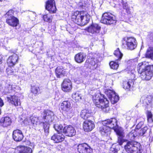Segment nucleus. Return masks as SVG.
Returning <instances> with one entry per match:
<instances>
[{
  "label": "nucleus",
  "instance_id": "obj_33",
  "mask_svg": "<svg viewBox=\"0 0 153 153\" xmlns=\"http://www.w3.org/2000/svg\"><path fill=\"white\" fill-rule=\"evenodd\" d=\"M114 55L116 57L117 59H116V61H120L123 56V54L121 53L119 48L114 51Z\"/></svg>",
  "mask_w": 153,
  "mask_h": 153
},
{
  "label": "nucleus",
  "instance_id": "obj_58",
  "mask_svg": "<svg viewBox=\"0 0 153 153\" xmlns=\"http://www.w3.org/2000/svg\"><path fill=\"white\" fill-rule=\"evenodd\" d=\"M1 108H0V114H1Z\"/></svg>",
  "mask_w": 153,
  "mask_h": 153
},
{
  "label": "nucleus",
  "instance_id": "obj_43",
  "mask_svg": "<svg viewBox=\"0 0 153 153\" xmlns=\"http://www.w3.org/2000/svg\"><path fill=\"white\" fill-rule=\"evenodd\" d=\"M109 65L111 68L115 70L117 69L119 66L117 62L111 61L110 62Z\"/></svg>",
  "mask_w": 153,
  "mask_h": 153
},
{
  "label": "nucleus",
  "instance_id": "obj_16",
  "mask_svg": "<svg viewBox=\"0 0 153 153\" xmlns=\"http://www.w3.org/2000/svg\"><path fill=\"white\" fill-rule=\"evenodd\" d=\"M95 127L94 122L89 120L85 121L83 123V128L85 131H91Z\"/></svg>",
  "mask_w": 153,
  "mask_h": 153
},
{
  "label": "nucleus",
  "instance_id": "obj_4",
  "mask_svg": "<svg viewBox=\"0 0 153 153\" xmlns=\"http://www.w3.org/2000/svg\"><path fill=\"white\" fill-rule=\"evenodd\" d=\"M101 22L107 25L114 24L116 23L115 16L109 12H106L102 15Z\"/></svg>",
  "mask_w": 153,
  "mask_h": 153
},
{
  "label": "nucleus",
  "instance_id": "obj_24",
  "mask_svg": "<svg viewBox=\"0 0 153 153\" xmlns=\"http://www.w3.org/2000/svg\"><path fill=\"white\" fill-rule=\"evenodd\" d=\"M90 19V15L86 11H83L81 26H84L89 22Z\"/></svg>",
  "mask_w": 153,
  "mask_h": 153
},
{
  "label": "nucleus",
  "instance_id": "obj_6",
  "mask_svg": "<svg viewBox=\"0 0 153 153\" xmlns=\"http://www.w3.org/2000/svg\"><path fill=\"white\" fill-rule=\"evenodd\" d=\"M7 101L15 106H18L21 105L19 97L17 94L9 95L7 97Z\"/></svg>",
  "mask_w": 153,
  "mask_h": 153
},
{
  "label": "nucleus",
  "instance_id": "obj_42",
  "mask_svg": "<svg viewBox=\"0 0 153 153\" xmlns=\"http://www.w3.org/2000/svg\"><path fill=\"white\" fill-rule=\"evenodd\" d=\"M72 97L75 100H79L81 99V94L79 92H76L73 94Z\"/></svg>",
  "mask_w": 153,
  "mask_h": 153
},
{
  "label": "nucleus",
  "instance_id": "obj_45",
  "mask_svg": "<svg viewBox=\"0 0 153 153\" xmlns=\"http://www.w3.org/2000/svg\"><path fill=\"white\" fill-rule=\"evenodd\" d=\"M50 123L43 122L44 125V129L45 132L48 133L49 132V128Z\"/></svg>",
  "mask_w": 153,
  "mask_h": 153
},
{
  "label": "nucleus",
  "instance_id": "obj_10",
  "mask_svg": "<svg viewBox=\"0 0 153 153\" xmlns=\"http://www.w3.org/2000/svg\"><path fill=\"white\" fill-rule=\"evenodd\" d=\"M46 9L50 13H54L56 11V8L54 0H48L46 3Z\"/></svg>",
  "mask_w": 153,
  "mask_h": 153
},
{
  "label": "nucleus",
  "instance_id": "obj_36",
  "mask_svg": "<svg viewBox=\"0 0 153 153\" xmlns=\"http://www.w3.org/2000/svg\"><path fill=\"white\" fill-rule=\"evenodd\" d=\"M146 57L148 58H153V48L149 47L147 50L146 54Z\"/></svg>",
  "mask_w": 153,
  "mask_h": 153
},
{
  "label": "nucleus",
  "instance_id": "obj_22",
  "mask_svg": "<svg viewBox=\"0 0 153 153\" xmlns=\"http://www.w3.org/2000/svg\"><path fill=\"white\" fill-rule=\"evenodd\" d=\"M55 73L56 76L59 78L65 76L66 72L62 67H58L56 69Z\"/></svg>",
  "mask_w": 153,
  "mask_h": 153
},
{
  "label": "nucleus",
  "instance_id": "obj_20",
  "mask_svg": "<svg viewBox=\"0 0 153 153\" xmlns=\"http://www.w3.org/2000/svg\"><path fill=\"white\" fill-rule=\"evenodd\" d=\"M64 138L65 136L61 133L54 134L51 137V139L56 143L62 141L64 140Z\"/></svg>",
  "mask_w": 153,
  "mask_h": 153
},
{
  "label": "nucleus",
  "instance_id": "obj_11",
  "mask_svg": "<svg viewBox=\"0 0 153 153\" xmlns=\"http://www.w3.org/2000/svg\"><path fill=\"white\" fill-rule=\"evenodd\" d=\"M101 29V27L98 24L93 23L86 28L87 31L92 34L99 33Z\"/></svg>",
  "mask_w": 153,
  "mask_h": 153
},
{
  "label": "nucleus",
  "instance_id": "obj_56",
  "mask_svg": "<svg viewBox=\"0 0 153 153\" xmlns=\"http://www.w3.org/2000/svg\"><path fill=\"white\" fill-rule=\"evenodd\" d=\"M2 56L1 55H0V64H1L2 63Z\"/></svg>",
  "mask_w": 153,
  "mask_h": 153
},
{
  "label": "nucleus",
  "instance_id": "obj_12",
  "mask_svg": "<svg viewBox=\"0 0 153 153\" xmlns=\"http://www.w3.org/2000/svg\"><path fill=\"white\" fill-rule=\"evenodd\" d=\"M76 132L74 128L71 126H65L63 129V133L65 135L69 137H72L75 135Z\"/></svg>",
  "mask_w": 153,
  "mask_h": 153
},
{
  "label": "nucleus",
  "instance_id": "obj_7",
  "mask_svg": "<svg viewBox=\"0 0 153 153\" xmlns=\"http://www.w3.org/2000/svg\"><path fill=\"white\" fill-rule=\"evenodd\" d=\"M83 11H76L74 12L71 17L72 21L77 25H80L82 20Z\"/></svg>",
  "mask_w": 153,
  "mask_h": 153
},
{
  "label": "nucleus",
  "instance_id": "obj_55",
  "mask_svg": "<svg viewBox=\"0 0 153 153\" xmlns=\"http://www.w3.org/2000/svg\"><path fill=\"white\" fill-rule=\"evenodd\" d=\"M78 5L80 7H82L84 6V4L82 3V2H80L78 3Z\"/></svg>",
  "mask_w": 153,
  "mask_h": 153
},
{
  "label": "nucleus",
  "instance_id": "obj_1",
  "mask_svg": "<svg viewBox=\"0 0 153 153\" xmlns=\"http://www.w3.org/2000/svg\"><path fill=\"white\" fill-rule=\"evenodd\" d=\"M145 62L138 64L137 66V70L141 75V78L146 80H149L152 76L153 65H147L144 64Z\"/></svg>",
  "mask_w": 153,
  "mask_h": 153
},
{
  "label": "nucleus",
  "instance_id": "obj_48",
  "mask_svg": "<svg viewBox=\"0 0 153 153\" xmlns=\"http://www.w3.org/2000/svg\"><path fill=\"white\" fill-rule=\"evenodd\" d=\"M14 13V11L13 10H9L6 13L5 15L7 18H8L10 17H14L13 16V14Z\"/></svg>",
  "mask_w": 153,
  "mask_h": 153
},
{
  "label": "nucleus",
  "instance_id": "obj_5",
  "mask_svg": "<svg viewBox=\"0 0 153 153\" xmlns=\"http://www.w3.org/2000/svg\"><path fill=\"white\" fill-rule=\"evenodd\" d=\"M60 107L62 110L69 117L71 118L73 116L74 112L70 101L68 100L63 101L61 103Z\"/></svg>",
  "mask_w": 153,
  "mask_h": 153
},
{
  "label": "nucleus",
  "instance_id": "obj_27",
  "mask_svg": "<svg viewBox=\"0 0 153 153\" xmlns=\"http://www.w3.org/2000/svg\"><path fill=\"white\" fill-rule=\"evenodd\" d=\"M134 84V81L133 79H129L128 82H125L123 83V88L127 90L130 91L131 87H133Z\"/></svg>",
  "mask_w": 153,
  "mask_h": 153
},
{
  "label": "nucleus",
  "instance_id": "obj_13",
  "mask_svg": "<svg viewBox=\"0 0 153 153\" xmlns=\"http://www.w3.org/2000/svg\"><path fill=\"white\" fill-rule=\"evenodd\" d=\"M72 85L71 82L69 79H65L62 84V90L64 91H69L72 89Z\"/></svg>",
  "mask_w": 153,
  "mask_h": 153
},
{
  "label": "nucleus",
  "instance_id": "obj_28",
  "mask_svg": "<svg viewBox=\"0 0 153 153\" xmlns=\"http://www.w3.org/2000/svg\"><path fill=\"white\" fill-rule=\"evenodd\" d=\"M91 111L86 109L82 110L80 113L81 117L84 120L87 119L91 117Z\"/></svg>",
  "mask_w": 153,
  "mask_h": 153
},
{
  "label": "nucleus",
  "instance_id": "obj_23",
  "mask_svg": "<svg viewBox=\"0 0 153 153\" xmlns=\"http://www.w3.org/2000/svg\"><path fill=\"white\" fill-rule=\"evenodd\" d=\"M152 98V96L144 95L141 97V101L145 105H148L151 104Z\"/></svg>",
  "mask_w": 153,
  "mask_h": 153
},
{
  "label": "nucleus",
  "instance_id": "obj_52",
  "mask_svg": "<svg viewBox=\"0 0 153 153\" xmlns=\"http://www.w3.org/2000/svg\"><path fill=\"white\" fill-rule=\"evenodd\" d=\"M147 118L152 117V115L150 111H148L147 113Z\"/></svg>",
  "mask_w": 153,
  "mask_h": 153
},
{
  "label": "nucleus",
  "instance_id": "obj_18",
  "mask_svg": "<svg viewBox=\"0 0 153 153\" xmlns=\"http://www.w3.org/2000/svg\"><path fill=\"white\" fill-rule=\"evenodd\" d=\"M118 137L117 142L119 144L121 145L125 141L123 137H124L123 130L121 128L117 129L115 130Z\"/></svg>",
  "mask_w": 153,
  "mask_h": 153
},
{
  "label": "nucleus",
  "instance_id": "obj_38",
  "mask_svg": "<svg viewBox=\"0 0 153 153\" xmlns=\"http://www.w3.org/2000/svg\"><path fill=\"white\" fill-rule=\"evenodd\" d=\"M30 120L31 123L34 126L39 123V117H37L31 116L30 117Z\"/></svg>",
  "mask_w": 153,
  "mask_h": 153
},
{
  "label": "nucleus",
  "instance_id": "obj_19",
  "mask_svg": "<svg viewBox=\"0 0 153 153\" xmlns=\"http://www.w3.org/2000/svg\"><path fill=\"white\" fill-rule=\"evenodd\" d=\"M6 23L10 26L15 27L19 24V20L15 17L7 18L6 19Z\"/></svg>",
  "mask_w": 153,
  "mask_h": 153
},
{
  "label": "nucleus",
  "instance_id": "obj_31",
  "mask_svg": "<svg viewBox=\"0 0 153 153\" xmlns=\"http://www.w3.org/2000/svg\"><path fill=\"white\" fill-rule=\"evenodd\" d=\"M32 150L29 147L21 146L19 148L18 153H31Z\"/></svg>",
  "mask_w": 153,
  "mask_h": 153
},
{
  "label": "nucleus",
  "instance_id": "obj_30",
  "mask_svg": "<svg viewBox=\"0 0 153 153\" xmlns=\"http://www.w3.org/2000/svg\"><path fill=\"white\" fill-rule=\"evenodd\" d=\"M99 61L96 58H91V59L90 64L91 66V67L93 70L96 69L99 65Z\"/></svg>",
  "mask_w": 153,
  "mask_h": 153
},
{
  "label": "nucleus",
  "instance_id": "obj_51",
  "mask_svg": "<svg viewBox=\"0 0 153 153\" xmlns=\"http://www.w3.org/2000/svg\"><path fill=\"white\" fill-rule=\"evenodd\" d=\"M76 69L77 70L80 71V73L82 74V67H77L76 68Z\"/></svg>",
  "mask_w": 153,
  "mask_h": 153
},
{
  "label": "nucleus",
  "instance_id": "obj_59",
  "mask_svg": "<svg viewBox=\"0 0 153 153\" xmlns=\"http://www.w3.org/2000/svg\"><path fill=\"white\" fill-rule=\"evenodd\" d=\"M4 0H0V1H2Z\"/></svg>",
  "mask_w": 153,
  "mask_h": 153
},
{
  "label": "nucleus",
  "instance_id": "obj_2",
  "mask_svg": "<svg viewBox=\"0 0 153 153\" xmlns=\"http://www.w3.org/2000/svg\"><path fill=\"white\" fill-rule=\"evenodd\" d=\"M103 126L100 128L99 131L103 136H107L111 132V128H113L117 126V122L115 118L107 119L102 122Z\"/></svg>",
  "mask_w": 153,
  "mask_h": 153
},
{
  "label": "nucleus",
  "instance_id": "obj_57",
  "mask_svg": "<svg viewBox=\"0 0 153 153\" xmlns=\"http://www.w3.org/2000/svg\"><path fill=\"white\" fill-rule=\"evenodd\" d=\"M136 41V40L135 39H134V46H135V43H136L135 42Z\"/></svg>",
  "mask_w": 153,
  "mask_h": 153
},
{
  "label": "nucleus",
  "instance_id": "obj_25",
  "mask_svg": "<svg viewBox=\"0 0 153 153\" xmlns=\"http://www.w3.org/2000/svg\"><path fill=\"white\" fill-rule=\"evenodd\" d=\"M86 58V55L83 53H79L76 54L75 56L76 61L78 63L83 62Z\"/></svg>",
  "mask_w": 153,
  "mask_h": 153
},
{
  "label": "nucleus",
  "instance_id": "obj_15",
  "mask_svg": "<svg viewBox=\"0 0 153 153\" xmlns=\"http://www.w3.org/2000/svg\"><path fill=\"white\" fill-rule=\"evenodd\" d=\"M19 57L16 53H13L10 56L7 60V62L9 66H13L17 63Z\"/></svg>",
  "mask_w": 153,
  "mask_h": 153
},
{
  "label": "nucleus",
  "instance_id": "obj_26",
  "mask_svg": "<svg viewBox=\"0 0 153 153\" xmlns=\"http://www.w3.org/2000/svg\"><path fill=\"white\" fill-rule=\"evenodd\" d=\"M127 153H134V143L133 142H129L125 146Z\"/></svg>",
  "mask_w": 153,
  "mask_h": 153
},
{
  "label": "nucleus",
  "instance_id": "obj_50",
  "mask_svg": "<svg viewBox=\"0 0 153 153\" xmlns=\"http://www.w3.org/2000/svg\"><path fill=\"white\" fill-rule=\"evenodd\" d=\"M111 151H112L113 153H117L118 152V149H117L112 147L111 148Z\"/></svg>",
  "mask_w": 153,
  "mask_h": 153
},
{
  "label": "nucleus",
  "instance_id": "obj_53",
  "mask_svg": "<svg viewBox=\"0 0 153 153\" xmlns=\"http://www.w3.org/2000/svg\"><path fill=\"white\" fill-rule=\"evenodd\" d=\"M4 105V103L3 100L1 98H0V106L2 107Z\"/></svg>",
  "mask_w": 153,
  "mask_h": 153
},
{
  "label": "nucleus",
  "instance_id": "obj_3",
  "mask_svg": "<svg viewBox=\"0 0 153 153\" xmlns=\"http://www.w3.org/2000/svg\"><path fill=\"white\" fill-rule=\"evenodd\" d=\"M93 100L97 107L106 112V108L109 106V102L104 97V95L99 93H96L93 96Z\"/></svg>",
  "mask_w": 153,
  "mask_h": 153
},
{
  "label": "nucleus",
  "instance_id": "obj_8",
  "mask_svg": "<svg viewBox=\"0 0 153 153\" xmlns=\"http://www.w3.org/2000/svg\"><path fill=\"white\" fill-rule=\"evenodd\" d=\"M77 150L79 153H90L92 151L91 147L85 143L79 144L77 146Z\"/></svg>",
  "mask_w": 153,
  "mask_h": 153
},
{
  "label": "nucleus",
  "instance_id": "obj_54",
  "mask_svg": "<svg viewBox=\"0 0 153 153\" xmlns=\"http://www.w3.org/2000/svg\"><path fill=\"white\" fill-rule=\"evenodd\" d=\"M147 120L148 122L149 123H152L153 122V120L152 119V117L150 118H147Z\"/></svg>",
  "mask_w": 153,
  "mask_h": 153
},
{
  "label": "nucleus",
  "instance_id": "obj_47",
  "mask_svg": "<svg viewBox=\"0 0 153 153\" xmlns=\"http://www.w3.org/2000/svg\"><path fill=\"white\" fill-rule=\"evenodd\" d=\"M143 124V121L140 122L136 126L135 129H134V132H137L138 130L140 129Z\"/></svg>",
  "mask_w": 153,
  "mask_h": 153
},
{
  "label": "nucleus",
  "instance_id": "obj_17",
  "mask_svg": "<svg viewBox=\"0 0 153 153\" xmlns=\"http://www.w3.org/2000/svg\"><path fill=\"white\" fill-rule=\"evenodd\" d=\"M23 135L22 131L19 130H14L13 133V138L16 141H20L23 138Z\"/></svg>",
  "mask_w": 153,
  "mask_h": 153
},
{
  "label": "nucleus",
  "instance_id": "obj_41",
  "mask_svg": "<svg viewBox=\"0 0 153 153\" xmlns=\"http://www.w3.org/2000/svg\"><path fill=\"white\" fill-rule=\"evenodd\" d=\"M148 129L147 127H144L143 128L139 131H137V133H136L135 134L136 136L139 135L140 136H143L146 132Z\"/></svg>",
  "mask_w": 153,
  "mask_h": 153
},
{
  "label": "nucleus",
  "instance_id": "obj_35",
  "mask_svg": "<svg viewBox=\"0 0 153 153\" xmlns=\"http://www.w3.org/2000/svg\"><path fill=\"white\" fill-rule=\"evenodd\" d=\"M134 62V59H130L128 61L127 63L128 66L127 69L129 71H130L131 73L133 74L134 72L132 70L134 69V67L133 66V62Z\"/></svg>",
  "mask_w": 153,
  "mask_h": 153
},
{
  "label": "nucleus",
  "instance_id": "obj_34",
  "mask_svg": "<svg viewBox=\"0 0 153 153\" xmlns=\"http://www.w3.org/2000/svg\"><path fill=\"white\" fill-rule=\"evenodd\" d=\"M51 13H49L43 16V19L44 21L49 23L52 21L53 17Z\"/></svg>",
  "mask_w": 153,
  "mask_h": 153
},
{
  "label": "nucleus",
  "instance_id": "obj_29",
  "mask_svg": "<svg viewBox=\"0 0 153 153\" xmlns=\"http://www.w3.org/2000/svg\"><path fill=\"white\" fill-rule=\"evenodd\" d=\"M15 86L11 85L10 83H7L5 85L4 93L7 94L12 92L15 89Z\"/></svg>",
  "mask_w": 153,
  "mask_h": 153
},
{
  "label": "nucleus",
  "instance_id": "obj_44",
  "mask_svg": "<svg viewBox=\"0 0 153 153\" xmlns=\"http://www.w3.org/2000/svg\"><path fill=\"white\" fill-rule=\"evenodd\" d=\"M40 91L39 87L37 86H34L32 87L31 91L32 93L34 94H37Z\"/></svg>",
  "mask_w": 153,
  "mask_h": 153
},
{
  "label": "nucleus",
  "instance_id": "obj_32",
  "mask_svg": "<svg viewBox=\"0 0 153 153\" xmlns=\"http://www.w3.org/2000/svg\"><path fill=\"white\" fill-rule=\"evenodd\" d=\"M142 151V146L140 144L134 141V153H141Z\"/></svg>",
  "mask_w": 153,
  "mask_h": 153
},
{
  "label": "nucleus",
  "instance_id": "obj_39",
  "mask_svg": "<svg viewBox=\"0 0 153 153\" xmlns=\"http://www.w3.org/2000/svg\"><path fill=\"white\" fill-rule=\"evenodd\" d=\"M53 128L55 129L59 133L63 132V129L62 125L61 124H55L53 126Z\"/></svg>",
  "mask_w": 153,
  "mask_h": 153
},
{
  "label": "nucleus",
  "instance_id": "obj_40",
  "mask_svg": "<svg viewBox=\"0 0 153 153\" xmlns=\"http://www.w3.org/2000/svg\"><path fill=\"white\" fill-rule=\"evenodd\" d=\"M105 93L108 97V98H111L112 96H114L116 93L114 91L110 89H107L105 90Z\"/></svg>",
  "mask_w": 153,
  "mask_h": 153
},
{
  "label": "nucleus",
  "instance_id": "obj_49",
  "mask_svg": "<svg viewBox=\"0 0 153 153\" xmlns=\"http://www.w3.org/2000/svg\"><path fill=\"white\" fill-rule=\"evenodd\" d=\"M128 136L130 139L133 140L134 139V131H132L129 133Z\"/></svg>",
  "mask_w": 153,
  "mask_h": 153
},
{
  "label": "nucleus",
  "instance_id": "obj_37",
  "mask_svg": "<svg viewBox=\"0 0 153 153\" xmlns=\"http://www.w3.org/2000/svg\"><path fill=\"white\" fill-rule=\"evenodd\" d=\"M110 100L111 103L114 104L117 103L119 100V96L115 93L114 96H112L111 98H109Z\"/></svg>",
  "mask_w": 153,
  "mask_h": 153
},
{
  "label": "nucleus",
  "instance_id": "obj_9",
  "mask_svg": "<svg viewBox=\"0 0 153 153\" xmlns=\"http://www.w3.org/2000/svg\"><path fill=\"white\" fill-rule=\"evenodd\" d=\"M43 116L45 122L51 123L52 122L54 118L53 112L51 111L47 110H45Z\"/></svg>",
  "mask_w": 153,
  "mask_h": 153
},
{
  "label": "nucleus",
  "instance_id": "obj_14",
  "mask_svg": "<svg viewBox=\"0 0 153 153\" xmlns=\"http://www.w3.org/2000/svg\"><path fill=\"white\" fill-rule=\"evenodd\" d=\"M134 39L132 37H128L124 38L123 44L127 46L128 49L132 50L134 49Z\"/></svg>",
  "mask_w": 153,
  "mask_h": 153
},
{
  "label": "nucleus",
  "instance_id": "obj_21",
  "mask_svg": "<svg viewBox=\"0 0 153 153\" xmlns=\"http://www.w3.org/2000/svg\"><path fill=\"white\" fill-rule=\"evenodd\" d=\"M11 122V119L8 117H2L0 120L1 125L4 127H7L10 125Z\"/></svg>",
  "mask_w": 153,
  "mask_h": 153
},
{
  "label": "nucleus",
  "instance_id": "obj_46",
  "mask_svg": "<svg viewBox=\"0 0 153 153\" xmlns=\"http://www.w3.org/2000/svg\"><path fill=\"white\" fill-rule=\"evenodd\" d=\"M11 66H10L7 68L6 72L8 75H10L13 74L14 70Z\"/></svg>",
  "mask_w": 153,
  "mask_h": 153
}]
</instances>
